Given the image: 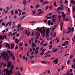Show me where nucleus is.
<instances>
[{
  "mask_svg": "<svg viewBox=\"0 0 75 75\" xmlns=\"http://www.w3.org/2000/svg\"><path fill=\"white\" fill-rule=\"evenodd\" d=\"M49 37V34L46 35V38H48Z\"/></svg>",
  "mask_w": 75,
  "mask_h": 75,
  "instance_id": "obj_63",
  "label": "nucleus"
},
{
  "mask_svg": "<svg viewBox=\"0 0 75 75\" xmlns=\"http://www.w3.org/2000/svg\"><path fill=\"white\" fill-rule=\"evenodd\" d=\"M13 68H14V65H12L11 68V70H12V69H13Z\"/></svg>",
  "mask_w": 75,
  "mask_h": 75,
  "instance_id": "obj_35",
  "label": "nucleus"
},
{
  "mask_svg": "<svg viewBox=\"0 0 75 75\" xmlns=\"http://www.w3.org/2000/svg\"><path fill=\"white\" fill-rule=\"evenodd\" d=\"M18 11L17 10H15V14H18Z\"/></svg>",
  "mask_w": 75,
  "mask_h": 75,
  "instance_id": "obj_19",
  "label": "nucleus"
},
{
  "mask_svg": "<svg viewBox=\"0 0 75 75\" xmlns=\"http://www.w3.org/2000/svg\"><path fill=\"white\" fill-rule=\"evenodd\" d=\"M33 14H35L36 12L35 11H33Z\"/></svg>",
  "mask_w": 75,
  "mask_h": 75,
  "instance_id": "obj_59",
  "label": "nucleus"
},
{
  "mask_svg": "<svg viewBox=\"0 0 75 75\" xmlns=\"http://www.w3.org/2000/svg\"><path fill=\"white\" fill-rule=\"evenodd\" d=\"M23 3L24 4V6H25L27 4V1H26V0H24L23 1Z\"/></svg>",
  "mask_w": 75,
  "mask_h": 75,
  "instance_id": "obj_8",
  "label": "nucleus"
},
{
  "mask_svg": "<svg viewBox=\"0 0 75 75\" xmlns=\"http://www.w3.org/2000/svg\"><path fill=\"white\" fill-rule=\"evenodd\" d=\"M52 45H51L50 46V47L49 48V50H51L52 49Z\"/></svg>",
  "mask_w": 75,
  "mask_h": 75,
  "instance_id": "obj_29",
  "label": "nucleus"
},
{
  "mask_svg": "<svg viewBox=\"0 0 75 75\" xmlns=\"http://www.w3.org/2000/svg\"><path fill=\"white\" fill-rule=\"evenodd\" d=\"M20 29L21 31H23V30L24 29V28H23V27H21Z\"/></svg>",
  "mask_w": 75,
  "mask_h": 75,
  "instance_id": "obj_34",
  "label": "nucleus"
},
{
  "mask_svg": "<svg viewBox=\"0 0 75 75\" xmlns=\"http://www.w3.org/2000/svg\"><path fill=\"white\" fill-rule=\"evenodd\" d=\"M71 3H72L73 4V5H74L75 4V1H74V0H71Z\"/></svg>",
  "mask_w": 75,
  "mask_h": 75,
  "instance_id": "obj_12",
  "label": "nucleus"
},
{
  "mask_svg": "<svg viewBox=\"0 0 75 75\" xmlns=\"http://www.w3.org/2000/svg\"><path fill=\"white\" fill-rule=\"evenodd\" d=\"M40 32L41 33V34H43V35H42L43 37H45V33L43 32V31H42V32Z\"/></svg>",
  "mask_w": 75,
  "mask_h": 75,
  "instance_id": "obj_7",
  "label": "nucleus"
},
{
  "mask_svg": "<svg viewBox=\"0 0 75 75\" xmlns=\"http://www.w3.org/2000/svg\"><path fill=\"white\" fill-rule=\"evenodd\" d=\"M73 62L74 63H75V58L73 59Z\"/></svg>",
  "mask_w": 75,
  "mask_h": 75,
  "instance_id": "obj_64",
  "label": "nucleus"
},
{
  "mask_svg": "<svg viewBox=\"0 0 75 75\" xmlns=\"http://www.w3.org/2000/svg\"><path fill=\"white\" fill-rule=\"evenodd\" d=\"M39 49V47H36V50H38Z\"/></svg>",
  "mask_w": 75,
  "mask_h": 75,
  "instance_id": "obj_57",
  "label": "nucleus"
},
{
  "mask_svg": "<svg viewBox=\"0 0 75 75\" xmlns=\"http://www.w3.org/2000/svg\"><path fill=\"white\" fill-rule=\"evenodd\" d=\"M8 24H9V22H8L6 24V27H7V26H8Z\"/></svg>",
  "mask_w": 75,
  "mask_h": 75,
  "instance_id": "obj_48",
  "label": "nucleus"
},
{
  "mask_svg": "<svg viewBox=\"0 0 75 75\" xmlns=\"http://www.w3.org/2000/svg\"><path fill=\"white\" fill-rule=\"evenodd\" d=\"M29 52H28L27 53V57H28L29 56Z\"/></svg>",
  "mask_w": 75,
  "mask_h": 75,
  "instance_id": "obj_45",
  "label": "nucleus"
},
{
  "mask_svg": "<svg viewBox=\"0 0 75 75\" xmlns=\"http://www.w3.org/2000/svg\"><path fill=\"white\" fill-rule=\"evenodd\" d=\"M69 61H70V60H68L67 62V64H69Z\"/></svg>",
  "mask_w": 75,
  "mask_h": 75,
  "instance_id": "obj_49",
  "label": "nucleus"
},
{
  "mask_svg": "<svg viewBox=\"0 0 75 75\" xmlns=\"http://www.w3.org/2000/svg\"><path fill=\"white\" fill-rule=\"evenodd\" d=\"M75 6H74L73 8V12H75Z\"/></svg>",
  "mask_w": 75,
  "mask_h": 75,
  "instance_id": "obj_33",
  "label": "nucleus"
},
{
  "mask_svg": "<svg viewBox=\"0 0 75 75\" xmlns=\"http://www.w3.org/2000/svg\"><path fill=\"white\" fill-rule=\"evenodd\" d=\"M39 52V51L38 50H36L35 51V54H37L38 52Z\"/></svg>",
  "mask_w": 75,
  "mask_h": 75,
  "instance_id": "obj_27",
  "label": "nucleus"
},
{
  "mask_svg": "<svg viewBox=\"0 0 75 75\" xmlns=\"http://www.w3.org/2000/svg\"><path fill=\"white\" fill-rule=\"evenodd\" d=\"M42 31V28H41L39 30V32H41Z\"/></svg>",
  "mask_w": 75,
  "mask_h": 75,
  "instance_id": "obj_43",
  "label": "nucleus"
},
{
  "mask_svg": "<svg viewBox=\"0 0 75 75\" xmlns=\"http://www.w3.org/2000/svg\"><path fill=\"white\" fill-rule=\"evenodd\" d=\"M49 8L50 10H52V5H50Z\"/></svg>",
  "mask_w": 75,
  "mask_h": 75,
  "instance_id": "obj_16",
  "label": "nucleus"
},
{
  "mask_svg": "<svg viewBox=\"0 0 75 75\" xmlns=\"http://www.w3.org/2000/svg\"><path fill=\"white\" fill-rule=\"evenodd\" d=\"M30 31L28 32V33H27V36L28 37L29 36V35H30Z\"/></svg>",
  "mask_w": 75,
  "mask_h": 75,
  "instance_id": "obj_30",
  "label": "nucleus"
},
{
  "mask_svg": "<svg viewBox=\"0 0 75 75\" xmlns=\"http://www.w3.org/2000/svg\"><path fill=\"white\" fill-rule=\"evenodd\" d=\"M57 50H58V49L56 48L54 50H53V52H57Z\"/></svg>",
  "mask_w": 75,
  "mask_h": 75,
  "instance_id": "obj_17",
  "label": "nucleus"
},
{
  "mask_svg": "<svg viewBox=\"0 0 75 75\" xmlns=\"http://www.w3.org/2000/svg\"><path fill=\"white\" fill-rule=\"evenodd\" d=\"M23 45H24V43L23 42H22V44H21V43H19V46H20V47H22Z\"/></svg>",
  "mask_w": 75,
  "mask_h": 75,
  "instance_id": "obj_13",
  "label": "nucleus"
},
{
  "mask_svg": "<svg viewBox=\"0 0 75 75\" xmlns=\"http://www.w3.org/2000/svg\"><path fill=\"white\" fill-rule=\"evenodd\" d=\"M21 14V11L19 13V16H20Z\"/></svg>",
  "mask_w": 75,
  "mask_h": 75,
  "instance_id": "obj_58",
  "label": "nucleus"
},
{
  "mask_svg": "<svg viewBox=\"0 0 75 75\" xmlns=\"http://www.w3.org/2000/svg\"><path fill=\"white\" fill-rule=\"evenodd\" d=\"M33 57H34V56L33 55V56H31L30 57V59H31L32 58H33Z\"/></svg>",
  "mask_w": 75,
  "mask_h": 75,
  "instance_id": "obj_41",
  "label": "nucleus"
},
{
  "mask_svg": "<svg viewBox=\"0 0 75 75\" xmlns=\"http://www.w3.org/2000/svg\"><path fill=\"white\" fill-rule=\"evenodd\" d=\"M46 32L47 33H49L50 32V28H48L47 29Z\"/></svg>",
  "mask_w": 75,
  "mask_h": 75,
  "instance_id": "obj_25",
  "label": "nucleus"
},
{
  "mask_svg": "<svg viewBox=\"0 0 75 75\" xmlns=\"http://www.w3.org/2000/svg\"><path fill=\"white\" fill-rule=\"evenodd\" d=\"M37 38H38V39H39V38H40V37H38V35H37L36 37V38L35 40H37Z\"/></svg>",
  "mask_w": 75,
  "mask_h": 75,
  "instance_id": "obj_36",
  "label": "nucleus"
},
{
  "mask_svg": "<svg viewBox=\"0 0 75 75\" xmlns=\"http://www.w3.org/2000/svg\"><path fill=\"white\" fill-rule=\"evenodd\" d=\"M9 71V70H8L7 68H6V75H7V73L8 72V71Z\"/></svg>",
  "mask_w": 75,
  "mask_h": 75,
  "instance_id": "obj_15",
  "label": "nucleus"
},
{
  "mask_svg": "<svg viewBox=\"0 0 75 75\" xmlns=\"http://www.w3.org/2000/svg\"><path fill=\"white\" fill-rule=\"evenodd\" d=\"M53 37H55L56 36V32H54L53 35Z\"/></svg>",
  "mask_w": 75,
  "mask_h": 75,
  "instance_id": "obj_24",
  "label": "nucleus"
},
{
  "mask_svg": "<svg viewBox=\"0 0 75 75\" xmlns=\"http://www.w3.org/2000/svg\"><path fill=\"white\" fill-rule=\"evenodd\" d=\"M21 27V24H19L18 27V28H20V27Z\"/></svg>",
  "mask_w": 75,
  "mask_h": 75,
  "instance_id": "obj_39",
  "label": "nucleus"
},
{
  "mask_svg": "<svg viewBox=\"0 0 75 75\" xmlns=\"http://www.w3.org/2000/svg\"><path fill=\"white\" fill-rule=\"evenodd\" d=\"M14 11L13 10H12L11 11V14L12 16H13L14 15Z\"/></svg>",
  "mask_w": 75,
  "mask_h": 75,
  "instance_id": "obj_10",
  "label": "nucleus"
},
{
  "mask_svg": "<svg viewBox=\"0 0 75 75\" xmlns=\"http://www.w3.org/2000/svg\"><path fill=\"white\" fill-rule=\"evenodd\" d=\"M6 48H8V49H10V45L8 44V43H6Z\"/></svg>",
  "mask_w": 75,
  "mask_h": 75,
  "instance_id": "obj_4",
  "label": "nucleus"
},
{
  "mask_svg": "<svg viewBox=\"0 0 75 75\" xmlns=\"http://www.w3.org/2000/svg\"><path fill=\"white\" fill-rule=\"evenodd\" d=\"M17 48H18V46L16 45L15 47V50H16V49H17Z\"/></svg>",
  "mask_w": 75,
  "mask_h": 75,
  "instance_id": "obj_38",
  "label": "nucleus"
},
{
  "mask_svg": "<svg viewBox=\"0 0 75 75\" xmlns=\"http://www.w3.org/2000/svg\"><path fill=\"white\" fill-rule=\"evenodd\" d=\"M39 7L40 5L39 4L36 5L35 8H38Z\"/></svg>",
  "mask_w": 75,
  "mask_h": 75,
  "instance_id": "obj_22",
  "label": "nucleus"
},
{
  "mask_svg": "<svg viewBox=\"0 0 75 75\" xmlns=\"http://www.w3.org/2000/svg\"><path fill=\"white\" fill-rule=\"evenodd\" d=\"M65 45H66V44L64 43L62 45V46H65Z\"/></svg>",
  "mask_w": 75,
  "mask_h": 75,
  "instance_id": "obj_60",
  "label": "nucleus"
},
{
  "mask_svg": "<svg viewBox=\"0 0 75 75\" xmlns=\"http://www.w3.org/2000/svg\"><path fill=\"white\" fill-rule=\"evenodd\" d=\"M63 22H62L61 23H60V30L62 31V26L63 25Z\"/></svg>",
  "mask_w": 75,
  "mask_h": 75,
  "instance_id": "obj_5",
  "label": "nucleus"
},
{
  "mask_svg": "<svg viewBox=\"0 0 75 75\" xmlns=\"http://www.w3.org/2000/svg\"><path fill=\"white\" fill-rule=\"evenodd\" d=\"M65 20H66V21H67V22H68V21H69V19H68V18H67L65 19Z\"/></svg>",
  "mask_w": 75,
  "mask_h": 75,
  "instance_id": "obj_42",
  "label": "nucleus"
},
{
  "mask_svg": "<svg viewBox=\"0 0 75 75\" xmlns=\"http://www.w3.org/2000/svg\"><path fill=\"white\" fill-rule=\"evenodd\" d=\"M35 46H36V45H35V44H34V43L33 42L32 43V47H35Z\"/></svg>",
  "mask_w": 75,
  "mask_h": 75,
  "instance_id": "obj_23",
  "label": "nucleus"
},
{
  "mask_svg": "<svg viewBox=\"0 0 75 75\" xmlns=\"http://www.w3.org/2000/svg\"><path fill=\"white\" fill-rule=\"evenodd\" d=\"M14 18L15 19H16V18H17V16H16V15H15L14 16Z\"/></svg>",
  "mask_w": 75,
  "mask_h": 75,
  "instance_id": "obj_61",
  "label": "nucleus"
},
{
  "mask_svg": "<svg viewBox=\"0 0 75 75\" xmlns=\"http://www.w3.org/2000/svg\"><path fill=\"white\" fill-rule=\"evenodd\" d=\"M61 8V7H58L57 8V11H58Z\"/></svg>",
  "mask_w": 75,
  "mask_h": 75,
  "instance_id": "obj_50",
  "label": "nucleus"
},
{
  "mask_svg": "<svg viewBox=\"0 0 75 75\" xmlns=\"http://www.w3.org/2000/svg\"><path fill=\"white\" fill-rule=\"evenodd\" d=\"M1 55L2 56V57H4L5 56V54L4 51H3V53L2 52L1 53Z\"/></svg>",
  "mask_w": 75,
  "mask_h": 75,
  "instance_id": "obj_6",
  "label": "nucleus"
},
{
  "mask_svg": "<svg viewBox=\"0 0 75 75\" xmlns=\"http://www.w3.org/2000/svg\"><path fill=\"white\" fill-rule=\"evenodd\" d=\"M43 30L42 31H43V33H45V28L44 27V26H43Z\"/></svg>",
  "mask_w": 75,
  "mask_h": 75,
  "instance_id": "obj_11",
  "label": "nucleus"
},
{
  "mask_svg": "<svg viewBox=\"0 0 75 75\" xmlns=\"http://www.w3.org/2000/svg\"><path fill=\"white\" fill-rule=\"evenodd\" d=\"M54 6H55V7H57V5H56V4H57V3H56V1L54 2Z\"/></svg>",
  "mask_w": 75,
  "mask_h": 75,
  "instance_id": "obj_20",
  "label": "nucleus"
},
{
  "mask_svg": "<svg viewBox=\"0 0 75 75\" xmlns=\"http://www.w3.org/2000/svg\"><path fill=\"white\" fill-rule=\"evenodd\" d=\"M58 58H57L54 60L53 61V63H55V65H56V64H57L58 63Z\"/></svg>",
  "mask_w": 75,
  "mask_h": 75,
  "instance_id": "obj_2",
  "label": "nucleus"
},
{
  "mask_svg": "<svg viewBox=\"0 0 75 75\" xmlns=\"http://www.w3.org/2000/svg\"><path fill=\"white\" fill-rule=\"evenodd\" d=\"M9 59H10V57H9V56L8 55L7 56V59L8 60Z\"/></svg>",
  "mask_w": 75,
  "mask_h": 75,
  "instance_id": "obj_55",
  "label": "nucleus"
},
{
  "mask_svg": "<svg viewBox=\"0 0 75 75\" xmlns=\"http://www.w3.org/2000/svg\"><path fill=\"white\" fill-rule=\"evenodd\" d=\"M71 29L72 31H72H73L74 30V27H72V28H71Z\"/></svg>",
  "mask_w": 75,
  "mask_h": 75,
  "instance_id": "obj_52",
  "label": "nucleus"
},
{
  "mask_svg": "<svg viewBox=\"0 0 75 75\" xmlns=\"http://www.w3.org/2000/svg\"><path fill=\"white\" fill-rule=\"evenodd\" d=\"M0 40H3V36L1 35H0Z\"/></svg>",
  "mask_w": 75,
  "mask_h": 75,
  "instance_id": "obj_26",
  "label": "nucleus"
},
{
  "mask_svg": "<svg viewBox=\"0 0 75 75\" xmlns=\"http://www.w3.org/2000/svg\"><path fill=\"white\" fill-rule=\"evenodd\" d=\"M51 57V55L50 54H47V55L46 56H45V58H47V57Z\"/></svg>",
  "mask_w": 75,
  "mask_h": 75,
  "instance_id": "obj_21",
  "label": "nucleus"
},
{
  "mask_svg": "<svg viewBox=\"0 0 75 75\" xmlns=\"http://www.w3.org/2000/svg\"><path fill=\"white\" fill-rule=\"evenodd\" d=\"M8 65H7V68H9L11 67V63L10 62H7Z\"/></svg>",
  "mask_w": 75,
  "mask_h": 75,
  "instance_id": "obj_1",
  "label": "nucleus"
},
{
  "mask_svg": "<svg viewBox=\"0 0 75 75\" xmlns=\"http://www.w3.org/2000/svg\"><path fill=\"white\" fill-rule=\"evenodd\" d=\"M64 66H62V68L61 69V70H62V69H64Z\"/></svg>",
  "mask_w": 75,
  "mask_h": 75,
  "instance_id": "obj_62",
  "label": "nucleus"
},
{
  "mask_svg": "<svg viewBox=\"0 0 75 75\" xmlns=\"http://www.w3.org/2000/svg\"><path fill=\"white\" fill-rule=\"evenodd\" d=\"M69 72L68 71L66 74L65 75H69Z\"/></svg>",
  "mask_w": 75,
  "mask_h": 75,
  "instance_id": "obj_37",
  "label": "nucleus"
},
{
  "mask_svg": "<svg viewBox=\"0 0 75 75\" xmlns=\"http://www.w3.org/2000/svg\"><path fill=\"white\" fill-rule=\"evenodd\" d=\"M14 49V44L13 43H11V49Z\"/></svg>",
  "mask_w": 75,
  "mask_h": 75,
  "instance_id": "obj_14",
  "label": "nucleus"
},
{
  "mask_svg": "<svg viewBox=\"0 0 75 75\" xmlns=\"http://www.w3.org/2000/svg\"><path fill=\"white\" fill-rule=\"evenodd\" d=\"M66 16V13H63L62 15V17H65Z\"/></svg>",
  "mask_w": 75,
  "mask_h": 75,
  "instance_id": "obj_28",
  "label": "nucleus"
},
{
  "mask_svg": "<svg viewBox=\"0 0 75 75\" xmlns=\"http://www.w3.org/2000/svg\"><path fill=\"white\" fill-rule=\"evenodd\" d=\"M1 24L2 25H6V24L4 22H2Z\"/></svg>",
  "mask_w": 75,
  "mask_h": 75,
  "instance_id": "obj_31",
  "label": "nucleus"
},
{
  "mask_svg": "<svg viewBox=\"0 0 75 75\" xmlns=\"http://www.w3.org/2000/svg\"><path fill=\"white\" fill-rule=\"evenodd\" d=\"M30 51V53L32 52V49L30 48L29 49Z\"/></svg>",
  "mask_w": 75,
  "mask_h": 75,
  "instance_id": "obj_44",
  "label": "nucleus"
},
{
  "mask_svg": "<svg viewBox=\"0 0 75 75\" xmlns=\"http://www.w3.org/2000/svg\"><path fill=\"white\" fill-rule=\"evenodd\" d=\"M13 71L12 70H9V71H8V72L7 73L6 75H10L11 74H13Z\"/></svg>",
  "mask_w": 75,
  "mask_h": 75,
  "instance_id": "obj_3",
  "label": "nucleus"
},
{
  "mask_svg": "<svg viewBox=\"0 0 75 75\" xmlns=\"http://www.w3.org/2000/svg\"><path fill=\"white\" fill-rule=\"evenodd\" d=\"M44 43V41H42V42L40 43V45H42V44H43V43Z\"/></svg>",
  "mask_w": 75,
  "mask_h": 75,
  "instance_id": "obj_46",
  "label": "nucleus"
},
{
  "mask_svg": "<svg viewBox=\"0 0 75 75\" xmlns=\"http://www.w3.org/2000/svg\"><path fill=\"white\" fill-rule=\"evenodd\" d=\"M41 63H42V64H47V62H45V61H42L41 62Z\"/></svg>",
  "mask_w": 75,
  "mask_h": 75,
  "instance_id": "obj_18",
  "label": "nucleus"
},
{
  "mask_svg": "<svg viewBox=\"0 0 75 75\" xmlns=\"http://www.w3.org/2000/svg\"><path fill=\"white\" fill-rule=\"evenodd\" d=\"M5 30H3L2 31V33L4 34V32H5Z\"/></svg>",
  "mask_w": 75,
  "mask_h": 75,
  "instance_id": "obj_53",
  "label": "nucleus"
},
{
  "mask_svg": "<svg viewBox=\"0 0 75 75\" xmlns=\"http://www.w3.org/2000/svg\"><path fill=\"white\" fill-rule=\"evenodd\" d=\"M67 10H68V12H70V9H69V8H68V9H67Z\"/></svg>",
  "mask_w": 75,
  "mask_h": 75,
  "instance_id": "obj_54",
  "label": "nucleus"
},
{
  "mask_svg": "<svg viewBox=\"0 0 75 75\" xmlns=\"http://www.w3.org/2000/svg\"><path fill=\"white\" fill-rule=\"evenodd\" d=\"M20 70H21V72H22V71H23V67H21Z\"/></svg>",
  "mask_w": 75,
  "mask_h": 75,
  "instance_id": "obj_51",
  "label": "nucleus"
},
{
  "mask_svg": "<svg viewBox=\"0 0 75 75\" xmlns=\"http://www.w3.org/2000/svg\"><path fill=\"white\" fill-rule=\"evenodd\" d=\"M68 1H65L64 3H65V4H67L68 3Z\"/></svg>",
  "mask_w": 75,
  "mask_h": 75,
  "instance_id": "obj_56",
  "label": "nucleus"
},
{
  "mask_svg": "<svg viewBox=\"0 0 75 75\" xmlns=\"http://www.w3.org/2000/svg\"><path fill=\"white\" fill-rule=\"evenodd\" d=\"M36 30L37 31H39V30H40V27H38L36 29Z\"/></svg>",
  "mask_w": 75,
  "mask_h": 75,
  "instance_id": "obj_40",
  "label": "nucleus"
},
{
  "mask_svg": "<svg viewBox=\"0 0 75 75\" xmlns=\"http://www.w3.org/2000/svg\"><path fill=\"white\" fill-rule=\"evenodd\" d=\"M11 33V31H10L8 33V36H10Z\"/></svg>",
  "mask_w": 75,
  "mask_h": 75,
  "instance_id": "obj_47",
  "label": "nucleus"
},
{
  "mask_svg": "<svg viewBox=\"0 0 75 75\" xmlns=\"http://www.w3.org/2000/svg\"><path fill=\"white\" fill-rule=\"evenodd\" d=\"M49 8V6H47L45 7V9L46 10H47V9H48Z\"/></svg>",
  "mask_w": 75,
  "mask_h": 75,
  "instance_id": "obj_32",
  "label": "nucleus"
},
{
  "mask_svg": "<svg viewBox=\"0 0 75 75\" xmlns=\"http://www.w3.org/2000/svg\"><path fill=\"white\" fill-rule=\"evenodd\" d=\"M45 4H48V2L47 1H45L43 2L42 5H45Z\"/></svg>",
  "mask_w": 75,
  "mask_h": 75,
  "instance_id": "obj_9",
  "label": "nucleus"
}]
</instances>
